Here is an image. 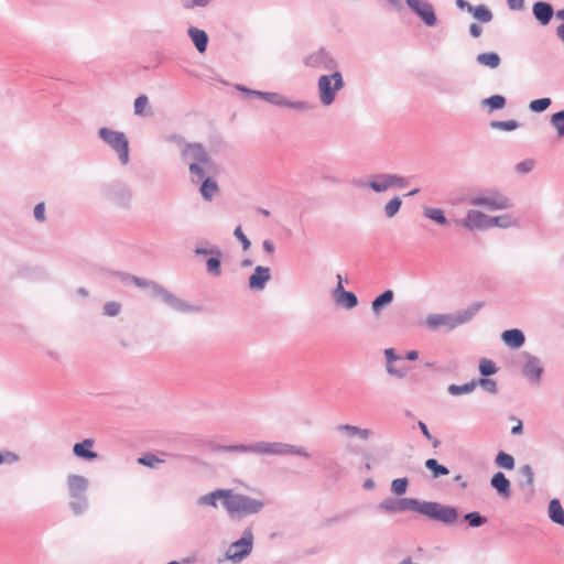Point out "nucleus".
Listing matches in <instances>:
<instances>
[{
	"label": "nucleus",
	"mask_w": 564,
	"mask_h": 564,
	"mask_svg": "<svg viewBox=\"0 0 564 564\" xmlns=\"http://www.w3.org/2000/svg\"><path fill=\"white\" fill-rule=\"evenodd\" d=\"M378 509L391 513L411 510L446 525L456 523L458 519L456 507L410 497H388L378 505Z\"/></svg>",
	"instance_id": "f257e3e1"
},
{
	"label": "nucleus",
	"mask_w": 564,
	"mask_h": 564,
	"mask_svg": "<svg viewBox=\"0 0 564 564\" xmlns=\"http://www.w3.org/2000/svg\"><path fill=\"white\" fill-rule=\"evenodd\" d=\"M215 451L224 453H241L271 456L295 455L303 457L305 459L311 458V454L306 451L305 447L283 442L259 441L251 444L219 445L215 448Z\"/></svg>",
	"instance_id": "f03ea898"
},
{
	"label": "nucleus",
	"mask_w": 564,
	"mask_h": 564,
	"mask_svg": "<svg viewBox=\"0 0 564 564\" xmlns=\"http://www.w3.org/2000/svg\"><path fill=\"white\" fill-rule=\"evenodd\" d=\"M167 142L176 143L181 148V159L188 166L189 174H197L202 177L203 165L212 164V156L206 148L199 142H186L181 134H170L165 138Z\"/></svg>",
	"instance_id": "7ed1b4c3"
},
{
	"label": "nucleus",
	"mask_w": 564,
	"mask_h": 564,
	"mask_svg": "<svg viewBox=\"0 0 564 564\" xmlns=\"http://www.w3.org/2000/svg\"><path fill=\"white\" fill-rule=\"evenodd\" d=\"M484 306V302H475L465 310L449 314H429L424 324L430 330L444 328L447 332L468 323Z\"/></svg>",
	"instance_id": "20e7f679"
},
{
	"label": "nucleus",
	"mask_w": 564,
	"mask_h": 564,
	"mask_svg": "<svg viewBox=\"0 0 564 564\" xmlns=\"http://www.w3.org/2000/svg\"><path fill=\"white\" fill-rule=\"evenodd\" d=\"M134 285L137 288L148 290L152 297L161 300L165 305H167L173 311L180 313H194L200 311L199 306L186 303L185 301L177 297L172 292L166 290L163 285L159 284L153 280H148L143 278L135 279Z\"/></svg>",
	"instance_id": "39448f33"
},
{
	"label": "nucleus",
	"mask_w": 564,
	"mask_h": 564,
	"mask_svg": "<svg viewBox=\"0 0 564 564\" xmlns=\"http://www.w3.org/2000/svg\"><path fill=\"white\" fill-rule=\"evenodd\" d=\"M264 503L242 494H234L230 489V498L224 501V507L231 519L259 513Z\"/></svg>",
	"instance_id": "423d86ee"
},
{
	"label": "nucleus",
	"mask_w": 564,
	"mask_h": 564,
	"mask_svg": "<svg viewBox=\"0 0 564 564\" xmlns=\"http://www.w3.org/2000/svg\"><path fill=\"white\" fill-rule=\"evenodd\" d=\"M237 89L248 97H258L278 107L291 108L301 112H307L315 108V105L310 101L290 100L279 93L253 90L241 85H238Z\"/></svg>",
	"instance_id": "0eeeda50"
},
{
	"label": "nucleus",
	"mask_w": 564,
	"mask_h": 564,
	"mask_svg": "<svg viewBox=\"0 0 564 564\" xmlns=\"http://www.w3.org/2000/svg\"><path fill=\"white\" fill-rule=\"evenodd\" d=\"M88 479L82 475L70 474L67 476V488L70 497L69 509L75 516L83 514L88 509Z\"/></svg>",
	"instance_id": "6e6552de"
},
{
	"label": "nucleus",
	"mask_w": 564,
	"mask_h": 564,
	"mask_svg": "<svg viewBox=\"0 0 564 564\" xmlns=\"http://www.w3.org/2000/svg\"><path fill=\"white\" fill-rule=\"evenodd\" d=\"M345 87L343 75L335 70L328 75H321L317 79V90L321 104L328 107L334 104L337 93Z\"/></svg>",
	"instance_id": "1a4fd4ad"
},
{
	"label": "nucleus",
	"mask_w": 564,
	"mask_h": 564,
	"mask_svg": "<svg viewBox=\"0 0 564 564\" xmlns=\"http://www.w3.org/2000/svg\"><path fill=\"white\" fill-rule=\"evenodd\" d=\"M98 137L118 154L122 165L129 163V141L123 132L102 127L98 130Z\"/></svg>",
	"instance_id": "9d476101"
},
{
	"label": "nucleus",
	"mask_w": 564,
	"mask_h": 564,
	"mask_svg": "<svg viewBox=\"0 0 564 564\" xmlns=\"http://www.w3.org/2000/svg\"><path fill=\"white\" fill-rule=\"evenodd\" d=\"M303 64L307 68L327 70L330 73L338 70L339 68L338 61L325 46H322L304 56Z\"/></svg>",
	"instance_id": "9b49d317"
},
{
	"label": "nucleus",
	"mask_w": 564,
	"mask_h": 564,
	"mask_svg": "<svg viewBox=\"0 0 564 564\" xmlns=\"http://www.w3.org/2000/svg\"><path fill=\"white\" fill-rule=\"evenodd\" d=\"M471 206H481L490 212L509 209L512 202L497 189H488L481 195L473 196L468 202Z\"/></svg>",
	"instance_id": "f8f14e48"
},
{
	"label": "nucleus",
	"mask_w": 564,
	"mask_h": 564,
	"mask_svg": "<svg viewBox=\"0 0 564 564\" xmlns=\"http://www.w3.org/2000/svg\"><path fill=\"white\" fill-rule=\"evenodd\" d=\"M202 169V177H199L197 174H189L191 180L193 183H200L199 193L202 197L210 202L216 193L219 191L217 182L212 177V174L216 172V164L212 160L210 165H199Z\"/></svg>",
	"instance_id": "ddd939ff"
},
{
	"label": "nucleus",
	"mask_w": 564,
	"mask_h": 564,
	"mask_svg": "<svg viewBox=\"0 0 564 564\" xmlns=\"http://www.w3.org/2000/svg\"><path fill=\"white\" fill-rule=\"evenodd\" d=\"M253 547V533L252 529L246 528L242 535L237 541L232 542L226 552V557L234 563H239L252 552Z\"/></svg>",
	"instance_id": "4468645a"
},
{
	"label": "nucleus",
	"mask_w": 564,
	"mask_h": 564,
	"mask_svg": "<svg viewBox=\"0 0 564 564\" xmlns=\"http://www.w3.org/2000/svg\"><path fill=\"white\" fill-rule=\"evenodd\" d=\"M102 195L106 199L120 207H128L132 199L130 187L121 181H115L105 185L102 187Z\"/></svg>",
	"instance_id": "2eb2a0df"
},
{
	"label": "nucleus",
	"mask_w": 564,
	"mask_h": 564,
	"mask_svg": "<svg viewBox=\"0 0 564 564\" xmlns=\"http://www.w3.org/2000/svg\"><path fill=\"white\" fill-rule=\"evenodd\" d=\"M406 6L421 19L426 26H435L437 17L432 3L427 0H404Z\"/></svg>",
	"instance_id": "dca6fc26"
},
{
	"label": "nucleus",
	"mask_w": 564,
	"mask_h": 564,
	"mask_svg": "<svg viewBox=\"0 0 564 564\" xmlns=\"http://www.w3.org/2000/svg\"><path fill=\"white\" fill-rule=\"evenodd\" d=\"M522 357L524 358V364L522 366V375L528 379L532 384H539L541 382V377L544 371L542 361L539 357L531 355L528 351L522 352Z\"/></svg>",
	"instance_id": "f3484780"
},
{
	"label": "nucleus",
	"mask_w": 564,
	"mask_h": 564,
	"mask_svg": "<svg viewBox=\"0 0 564 564\" xmlns=\"http://www.w3.org/2000/svg\"><path fill=\"white\" fill-rule=\"evenodd\" d=\"M488 220L489 216L485 213L470 209L467 212L466 217L464 219L456 220V224L469 231L486 230L489 229Z\"/></svg>",
	"instance_id": "a211bd4d"
},
{
	"label": "nucleus",
	"mask_w": 564,
	"mask_h": 564,
	"mask_svg": "<svg viewBox=\"0 0 564 564\" xmlns=\"http://www.w3.org/2000/svg\"><path fill=\"white\" fill-rule=\"evenodd\" d=\"M332 295L335 304L339 307L352 310L358 305L357 295L351 291L345 290L340 283H337L336 288L332 292Z\"/></svg>",
	"instance_id": "6ab92c4d"
},
{
	"label": "nucleus",
	"mask_w": 564,
	"mask_h": 564,
	"mask_svg": "<svg viewBox=\"0 0 564 564\" xmlns=\"http://www.w3.org/2000/svg\"><path fill=\"white\" fill-rule=\"evenodd\" d=\"M271 279V270L269 267L257 265L253 273L248 279V286L252 291L264 290L267 283Z\"/></svg>",
	"instance_id": "aec40b11"
},
{
	"label": "nucleus",
	"mask_w": 564,
	"mask_h": 564,
	"mask_svg": "<svg viewBox=\"0 0 564 564\" xmlns=\"http://www.w3.org/2000/svg\"><path fill=\"white\" fill-rule=\"evenodd\" d=\"M95 441L93 438H85L82 442L75 443L73 446V454L79 459L93 462L98 457V453L93 451Z\"/></svg>",
	"instance_id": "412c9836"
},
{
	"label": "nucleus",
	"mask_w": 564,
	"mask_h": 564,
	"mask_svg": "<svg viewBox=\"0 0 564 564\" xmlns=\"http://www.w3.org/2000/svg\"><path fill=\"white\" fill-rule=\"evenodd\" d=\"M532 12L541 25L549 24L554 15V9L552 4L545 1L535 2L532 7Z\"/></svg>",
	"instance_id": "4be33fe9"
},
{
	"label": "nucleus",
	"mask_w": 564,
	"mask_h": 564,
	"mask_svg": "<svg viewBox=\"0 0 564 564\" xmlns=\"http://www.w3.org/2000/svg\"><path fill=\"white\" fill-rule=\"evenodd\" d=\"M490 485L496 489L498 495L503 499H509L511 497V484L510 480L506 477L502 471H498L494 474L490 479Z\"/></svg>",
	"instance_id": "5701e85b"
},
{
	"label": "nucleus",
	"mask_w": 564,
	"mask_h": 564,
	"mask_svg": "<svg viewBox=\"0 0 564 564\" xmlns=\"http://www.w3.org/2000/svg\"><path fill=\"white\" fill-rule=\"evenodd\" d=\"M223 251L218 246L213 245L212 256H209L206 260V271L212 276H220L221 275V259Z\"/></svg>",
	"instance_id": "b1692460"
},
{
	"label": "nucleus",
	"mask_w": 564,
	"mask_h": 564,
	"mask_svg": "<svg viewBox=\"0 0 564 564\" xmlns=\"http://www.w3.org/2000/svg\"><path fill=\"white\" fill-rule=\"evenodd\" d=\"M319 467L333 479H338L346 474L345 467L335 457L324 458Z\"/></svg>",
	"instance_id": "393cba45"
},
{
	"label": "nucleus",
	"mask_w": 564,
	"mask_h": 564,
	"mask_svg": "<svg viewBox=\"0 0 564 564\" xmlns=\"http://www.w3.org/2000/svg\"><path fill=\"white\" fill-rule=\"evenodd\" d=\"M501 339L506 346L518 349L525 341L524 333L519 328L507 329L501 334Z\"/></svg>",
	"instance_id": "a878e982"
},
{
	"label": "nucleus",
	"mask_w": 564,
	"mask_h": 564,
	"mask_svg": "<svg viewBox=\"0 0 564 564\" xmlns=\"http://www.w3.org/2000/svg\"><path fill=\"white\" fill-rule=\"evenodd\" d=\"M230 498V489H216L207 495L200 496L197 500L199 506H210L216 508L217 501L223 499V502Z\"/></svg>",
	"instance_id": "bb28decb"
},
{
	"label": "nucleus",
	"mask_w": 564,
	"mask_h": 564,
	"mask_svg": "<svg viewBox=\"0 0 564 564\" xmlns=\"http://www.w3.org/2000/svg\"><path fill=\"white\" fill-rule=\"evenodd\" d=\"M187 34L199 53H205L208 46V34L196 26H189Z\"/></svg>",
	"instance_id": "cd10ccee"
},
{
	"label": "nucleus",
	"mask_w": 564,
	"mask_h": 564,
	"mask_svg": "<svg viewBox=\"0 0 564 564\" xmlns=\"http://www.w3.org/2000/svg\"><path fill=\"white\" fill-rule=\"evenodd\" d=\"M547 516L553 523L564 528V509L560 499L553 498L550 500L547 506Z\"/></svg>",
	"instance_id": "c85d7f7f"
},
{
	"label": "nucleus",
	"mask_w": 564,
	"mask_h": 564,
	"mask_svg": "<svg viewBox=\"0 0 564 564\" xmlns=\"http://www.w3.org/2000/svg\"><path fill=\"white\" fill-rule=\"evenodd\" d=\"M389 173L373 174L368 180V187L376 193H383L390 188Z\"/></svg>",
	"instance_id": "c756f323"
},
{
	"label": "nucleus",
	"mask_w": 564,
	"mask_h": 564,
	"mask_svg": "<svg viewBox=\"0 0 564 564\" xmlns=\"http://www.w3.org/2000/svg\"><path fill=\"white\" fill-rule=\"evenodd\" d=\"M394 293L392 290H386L371 302V310L375 315H379L381 311L393 302Z\"/></svg>",
	"instance_id": "7c9ffc66"
},
{
	"label": "nucleus",
	"mask_w": 564,
	"mask_h": 564,
	"mask_svg": "<svg viewBox=\"0 0 564 564\" xmlns=\"http://www.w3.org/2000/svg\"><path fill=\"white\" fill-rule=\"evenodd\" d=\"M476 62L481 66L495 69L499 67L501 58L496 52H485L476 56Z\"/></svg>",
	"instance_id": "2f4dec72"
},
{
	"label": "nucleus",
	"mask_w": 564,
	"mask_h": 564,
	"mask_svg": "<svg viewBox=\"0 0 564 564\" xmlns=\"http://www.w3.org/2000/svg\"><path fill=\"white\" fill-rule=\"evenodd\" d=\"M424 217L433 220L440 226L448 225V219L446 218L444 212L441 208L436 207H424L423 208Z\"/></svg>",
	"instance_id": "473e14b6"
},
{
	"label": "nucleus",
	"mask_w": 564,
	"mask_h": 564,
	"mask_svg": "<svg viewBox=\"0 0 564 564\" xmlns=\"http://www.w3.org/2000/svg\"><path fill=\"white\" fill-rule=\"evenodd\" d=\"M489 228L499 227V228H509L517 224V220L512 218V216L505 214L499 216H489Z\"/></svg>",
	"instance_id": "72a5a7b5"
},
{
	"label": "nucleus",
	"mask_w": 564,
	"mask_h": 564,
	"mask_svg": "<svg viewBox=\"0 0 564 564\" xmlns=\"http://www.w3.org/2000/svg\"><path fill=\"white\" fill-rule=\"evenodd\" d=\"M424 465L425 468L431 471L432 478L434 479L449 474V469L446 466L440 464L435 458L426 459Z\"/></svg>",
	"instance_id": "f704fd0d"
},
{
	"label": "nucleus",
	"mask_w": 564,
	"mask_h": 564,
	"mask_svg": "<svg viewBox=\"0 0 564 564\" xmlns=\"http://www.w3.org/2000/svg\"><path fill=\"white\" fill-rule=\"evenodd\" d=\"M470 13L478 22L481 23H488L494 18L491 10L486 4L474 6Z\"/></svg>",
	"instance_id": "c9c22d12"
},
{
	"label": "nucleus",
	"mask_w": 564,
	"mask_h": 564,
	"mask_svg": "<svg viewBox=\"0 0 564 564\" xmlns=\"http://www.w3.org/2000/svg\"><path fill=\"white\" fill-rule=\"evenodd\" d=\"M550 124L555 129L557 139L564 138V110L554 112L550 118Z\"/></svg>",
	"instance_id": "e433bc0d"
},
{
	"label": "nucleus",
	"mask_w": 564,
	"mask_h": 564,
	"mask_svg": "<svg viewBox=\"0 0 564 564\" xmlns=\"http://www.w3.org/2000/svg\"><path fill=\"white\" fill-rule=\"evenodd\" d=\"M480 378H489L490 376H494L498 372V367L496 364L487 358H481L479 360V367H478Z\"/></svg>",
	"instance_id": "4c0bfd02"
},
{
	"label": "nucleus",
	"mask_w": 564,
	"mask_h": 564,
	"mask_svg": "<svg viewBox=\"0 0 564 564\" xmlns=\"http://www.w3.org/2000/svg\"><path fill=\"white\" fill-rule=\"evenodd\" d=\"M476 388V382H474V379L470 380L469 382H466L464 384H451L448 386L447 388V391L451 395H460V394H466V393H470L475 390Z\"/></svg>",
	"instance_id": "58836bf2"
},
{
	"label": "nucleus",
	"mask_w": 564,
	"mask_h": 564,
	"mask_svg": "<svg viewBox=\"0 0 564 564\" xmlns=\"http://www.w3.org/2000/svg\"><path fill=\"white\" fill-rule=\"evenodd\" d=\"M495 463L499 467L505 468L507 470L513 469L514 464H516L513 456L503 451L498 452V454L496 455V458H495Z\"/></svg>",
	"instance_id": "ea45409f"
},
{
	"label": "nucleus",
	"mask_w": 564,
	"mask_h": 564,
	"mask_svg": "<svg viewBox=\"0 0 564 564\" xmlns=\"http://www.w3.org/2000/svg\"><path fill=\"white\" fill-rule=\"evenodd\" d=\"M464 521L467 522L470 528H479L486 524L488 520L478 511H471L464 516Z\"/></svg>",
	"instance_id": "a19ab883"
},
{
	"label": "nucleus",
	"mask_w": 564,
	"mask_h": 564,
	"mask_svg": "<svg viewBox=\"0 0 564 564\" xmlns=\"http://www.w3.org/2000/svg\"><path fill=\"white\" fill-rule=\"evenodd\" d=\"M519 474L522 478V480L520 481L521 487H524V486L532 487L533 486L534 473H533L532 467L529 464L521 466L519 469Z\"/></svg>",
	"instance_id": "79ce46f5"
},
{
	"label": "nucleus",
	"mask_w": 564,
	"mask_h": 564,
	"mask_svg": "<svg viewBox=\"0 0 564 564\" xmlns=\"http://www.w3.org/2000/svg\"><path fill=\"white\" fill-rule=\"evenodd\" d=\"M402 206V199L399 196L391 198L383 207L384 215L388 218L394 217Z\"/></svg>",
	"instance_id": "37998d69"
},
{
	"label": "nucleus",
	"mask_w": 564,
	"mask_h": 564,
	"mask_svg": "<svg viewBox=\"0 0 564 564\" xmlns=\"http://www.w3.org/2000/svg\"><path fill=\"white\" fill-rule=\"evenodd\" d=\"M552 105V100L549 97L531 100L529 104V110L535 113L545 111Z\"/></svg>",
	"instance_id": "c03bdc74"
},
{
	"label": "nucleus",
	"mask_w": 564,
	"mask_h": 564,
	"mask_svg": "<svg viewBox=\"0 0 564 564\" xmlns=\"http://www.w3.org/2000/svg\"><path fill=\"white\" fill-rule=\"evenodd\" d=\"M506 98L501 95H492L482 100L485 106H488L490 110H499L506 106Z\"/></svg>",
	"instance_id": "a18cd8bd"
},
{
	"label": "nucleus",
	"mask_w": 564,
	"mask_h": 564,
	"mask_svg": "<svg viewBox=\"0 0 564 564\" xmlns=\"http://www.w3.org/2000/svg\"><path fill=\"white\" fill-rule=\"evenodd\" d=\"M474 382H476V387H481L486 392L490 394H496L498 392V383L496 380L490 378H478L474 379Z\"/></svg>",
	"instance_id": "49530a36"
},
{
	"label": "nucleus",
	"mask_w": 564,
	"mask_h": 564,
	"mask_svg": "<svg viewBox=\"0 0 564 564\" xmlns=\"http://www.w3.org/2000/svg\"><path fill=\"white\" fill-rule=\"evenodd\" d=\"M519 126H520L519 122L513 119L505 120V121L495 120V121L490 122L491 128L502 130V131H513L517 128H519Z\"/></svg>",
	"instance_id": "de8ad7c7"
},
{
	"label": "nucleus",
	"mask_w": 564,
	"mask_h": 564,
	"mask_svg": "<svg viewBox=\"0 0 564 564\" xmlns=\"http://www.w3.org/2000/svg\"><path fill=\"white\" fill-rule=\"evenodd\" d=\"M409 479L406 477L393 479L391 482V491L397 496H402L406 492Z\"/></svg>",
	"instance_id": "09e8293b"
},
{
	"label": "nucleus",
	"mask_w": 564,
	"mask_h": 564,
	"mask_svg": "<svg viewBox=\"0 0 564 564\" xmlns=\"http://www.w3.org/2000/svg\"><path fill=\"white\" fill-rule=\"evenodd\" d=\"M138 463L150 468H156L163 460L154 454H145L138 459Z\"/></svg>",
	"instance_id": "8fccbe9b"
},
{
	"label": "nucleus",
	"mask_w": 564,
	"mask_h": 564,
	"mask_svg": "<svg viewBox=\"0 0 564 564\" xmlns=\"http://www.w3.org/2000/svg\"><path fill=\"white\" fill-rule=\"evenodd\" d=\"M102 311L106 316L115 317L121 312V304L116 301L107 302L105 303Z\"/></svg>",
	"instance_id": "3c124183"
},
{
	"label": "nucleus",
	"mask_w": 564,
	"mask_h": 564,
	"mask_svg": "<svg viewBox=\"0 0 564 564\" xmlns=\"http://www.w3.org/2000/svg\"><path fill=\"white\" fill-rule=\"evenodd\" d=\"M148 105H149L148 97L145 95H140L134 100V105H133L134 113L137 116H144L145 115L144 109L148 107Z\"/></svg>",
	"instance_id": "603ef678"
},
{
	"label": "nucleus",
	"mask_w": 564,
	"mask_h": 564,
	"mask_svg": "<svg viewBox=\"0 0 564 564\" xmlns=\"http://www.w3.org/2000/svg\"><path fill=\"white\" fill-rule=\"evenodd\" d=\"M390 188L394 187L398 189L405 188L409 184L408 178L398 174H389Z\"/></svg>",
	"instance_id": "864d4df0"
},
{
	"label": "nucleus",
	"mask_w": 564,
	"mask_h": 564,
	"mask_svg": "<svg viewBox=\"0 0 564 564\" xmlns=\"http://www.w3.org/2000/svg\"><path fill=\"white\" fill-rule=\"evenodd\" d=\"M417 427L420 429V431L422 432L424 437L432 442V446L434 448H436V447H438L441 445V441L438 438H434L432 436V434L430 433V431L427 429V425L423 421H419L417 422Z\"/></svg>",
	"instance_id": "5fc2aeb1"
},
{
	"label": "nucleus",
	"mask_w": 564,
	"mask_h": 564,
	"mask_svg": "<svg viewBox=\"0 0 564 564\" xmlns=\"http://www.w3.org/2000/svg\"><path fill=\"white\" fill-rule=\"evenodd\" d=\"M350 514H351V511H344V512L334 514V516L325 519L324 525L330 527L337 522H341V521L346 520Z\"/></svg>",
	"instance_id": "6e6d98bb"
},
{
	"label": "nucleus",
	"mask_w": 564,
	"mask_h": 564,
	"mask_svg": "<svg viewBox=\"0 0 564 564\" xmlns=\"http://www.w3.org/2000/svg\"><path fill=\"white\" fill-rule=\"evenodd\" d=\"M335 430L339 433L345 434L347 437L352 438L356 437L357 426L351 424H339L335 427Z\"/></svg>",
	"instance_id": "4d7b16f0"
},
{
	"label": "nucleus",
	"mask_w": 564,
	"mask_h": 564,
	"mask_svg": "<svg viewBox=\"0 0 564 564\" xmlns=\"http://www.w3.org/2000/svg\"><path fill=\"white\" fill-rule=\"evenodd\" d=\"M234 236L241 242L242 249L245 251L249 250L251 247L250 240L247 238V236L243 234L241 226H238L234 230Z\"/></svg>",
	"instance_id": "13d9d810"
},
{
	"label": "nucleus",
	"mask_w": 564,
	"mask_h": 564,
	"mask_svg": "<svg viewBox=\"0 0 564 564\" xmlns=\"http://www.w3.org/2000/svg\"><path fill=\"white\" fill-rule=\"evenodd\" d=\"M534 161L532 159H525L516 165V171L520 174H527L533 170Z\"/></svg>",
	"instance_id": "bf43d9fd"
},
{
	"label": "nucleus",
	"mask_w": 564,
	"mask_h": 564,
	"mask_svg": "<svg viewBox=\"0 0 564 564\" xmlns=\"http://www.w3.org/2000/svg\"><path fill=\"white\" fill-rule=\"evenodd\" d=\"M212 0H183V7L185 9H193L196 7L205 8L210 3Z\"/></svg>",
	"instance_id": "052dcab7"
},
{
	"label": "nucleus",
	"mask_w": 564,
	"mask_h": 564,
	"mask_svg": "<svg viewBox=\"0 0 564 564\" xmlns=\"http://www.w3.org/2000/svg\"><path fill=\"white\" fill-rule=\"evenodd\" d=\"M112 275L118 278L124 284H128L130 282L134 284V280L135 279H140L137 275H132V274H129V273H126V272H121V271H115V272H112Z\"/></svg>",
	"instance_id": "680f3d73"
},
{
	"label": "nucleus",
	"mask_w": 564,
	"mask_h": 564,
	"mask_svg": "<svg viewBox=\"0 0 564 564\" xmlns=\"http://www.w3.org/2000/svg\"><path fill=\"white\" fill-rule=\"evenodd\" d=\"M34 218L39 221V223H44L45 219H46V216H45V204L44 203H39L35 205L34 207Z\"/></svg>",
	"instance_id": "e2e57ef3"
},
{
	"label": "nucleus",
	"mask_w": 564,
	"mask_h": 564,
	"mask_svg": "<svg viewBox=\"0 0 564 564\" xmlns=\"http://www.w3.org/2000/svg\"><path fill=\"white\" fill-rule=\"evenodd\" d=\"M438 91L442 93V94H449V95H455L458 93V89L456 88L455 85L453 84H449V83H443L438 86Z\"/></svg>",
	"instance_id": "0e129e2a"
},
{
	"label": "nucleus",
	"mask_w": 564,
	"mask_h": 564,
	"mask_svg": "<svg viewBox=\"0 0 564 564\" xmlns=\"http://www.w3.org/2000/svg\"><path fill=\"white\" fill-rule=\"evenodd\" d=\"M212 250H213V246L210 247H204V246H199L197 245L194 249V253L196 257H206V256H212Z\"/></svg>",
	"instance_id": "69168bd1"
},
{
	"label": "nucleus",
	"mask_w": 564,
	"mask_h": 564,
	"mask_svg": "<svg viewBox=\"0 0 564 564\" xmlns=\"http://www.w3.org/2000/svg\"><path fill=\"white\" fill-rule=\"evenodd\" d=\"M4 464H14L20 460V456L13 452H3Z\"/></svg>",
	"instance_id": "338daca9"
},
{
	"label": "nucleus",
	"mask_w": 564,
	"mask_h": 564,
	"mask_svg": "<svg viewBox=\"0 0 564 564\" xmlns=\"http://www.w3.org/2000/svg\"><path fill=\"white\" fill-rule=\"evenodd\" d=\"M384 356L387 359V365H392L393 361L399 360L401 357L395 354L393 348H387L384 350Z\"/></svg>",
	"instance_id": "774afa93"
}]
</instances>
